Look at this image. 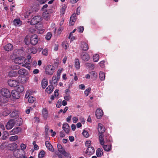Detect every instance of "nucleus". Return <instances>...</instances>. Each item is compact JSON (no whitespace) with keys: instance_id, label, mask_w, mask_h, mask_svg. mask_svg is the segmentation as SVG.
Returning a JSON list of instances; mask_svg holds the SVG:
<instances>
[{"instance_id":"nucleus-1","label":"nucleus","mask_w":158,"mask_h":158,"mask_svg":"<svg viewBox=\"0 0 158 158\" xmlns=\"http://www.w3.org/2000/svg\"><path fill=\"white\" fill-rule=\"evenodd\" d=\"M55 69V68L53 65H48L46 68V73L49 75H52Z\"/></svg>"},{"instance_id":"nucleus-2","label":"nucleus","mask_w":158,"mask_h":158,"mask_svg":"<svg viewBox=\"0 0 158 158\" xmlns=\"http://www.w3.org/2000/svg\"><path fill=\"white\" fill-rule=\"evenodd\" d=\"M1 94L6 98H10L11 96L10 93L9 89L6 88H3L1 91Z\"/></svg>"},{"instance_id":"nucleus-3","label":"nucleus","mask_w":158,"mask_h":158,"mask_svg":"<svg viewBox=\"0 0 158 158\" xmlns=\"http://www.w3.org/2000/svg\"><path fill=\"white\" fill-rule=\"evenodd\" d=\"M38 39L36 35H32L30 38V42L31 44L33 45H36L38 43Z\"/></svg>"},{"instance_id":"nucleus-4","label":"nucleus","mask_w":158,"mask_h":158,"mask_svg":"<svg viewBox=\"0 0 158 158\" xmlns=\"http://www.w3.org/2000/svg\"><path fill=\"white\" fill-rule=\"evenodd\" d=\"M26 59L23 57L16 58L14 60L15 63L19 64H23L25 62Z\"/></svg>"},{"instance_id":"nucleus-5","label":"nucleus","mask_w":158,"mask_h":158,"mask_svg":"<svg viewBox=\"0 0 158 158\" xmlns=\"http://www.w3.org/2000/svg\"><path fill=\"white\" fill-rule=\"evenodd\" d=\"M40 21V17L37 16L34 17L31 20L30 24L32 25H35L38 23Z\"/></svg>"},{"instance_id":"nucleus-6","label":"nucleus","mask_w":158,"mask_h":158,"mask_svg":"<svg viewBox=\"0 0 158 158\" xmlns=\"http://www.w3.org/2000/svg\"><path fill=\"white\" fill-rule=\"evenodd\" d=\"M95 152L94 148L92 147H88L85 152V156H90L93 154Z\"/></svg>"},{"instance_id":"nucleus-7","label":"nucleus","mask_w":158,"mask_h":158,"mask_svg":"<svg viewBox=\"0 0 158 158\" xmlns=\"http://www.w3.org/2000/svg\"><path fill=\"white\" fill-rule=\"evenodd\" d=\"M8 83L9 85L12 87L17 86L19 82L15 80H10L8 81Z\"/></svg>"},{"instance_id":"nucleus-8","label":"nucleus","mask_w":158,"mask_h":158,"mask_svg":"<svg viewBox=\"0 0 158 158\" xmlns=\"http://www.w3.org/2000/svg\"><path fill=\"white\" fill-rule=\"evenodd\" d=\"M15 121L13 119L10 120L6 125V128L8 130L11 129L14 126Z\"/></svg>"},{"instance_id":"nucleus-9","label":"nucleus","mask_w":158,"mask_h":158,"mask_svg":"<svg viewBox=\"0 0 158 158\" xmlns=\"http://www.w3.org/2000/svg\"><path fill=\"white\" fill-rule=\"evenodd\" d=\"M21 131V128L19 127H17L14 128L11 131H10V135H14L17 134Z\"/></svg>"},{"instance_id":"nucleus-10","label":"nucleus","mask_w":158,"mask_h":158,"mask_svg":"<svg viewBox=\"0 0 158 158\" xmlns=\"http://www.w3.org/2000/svg\"><path fill=\"white\" fill-rule=\"evenodd\" d=\"M76 17L75 14H73L71 16L69 23V26H72L74 25L76 20Z\"/></svg>"},{"instance_id":"nucleus-11","label":"nucleus","mask_w":158,"mask_h":158,"mask_svg":"<svg viewBox=\"0 0 158 158\" xmlns=\"http://www.w3.org/2000/svg\"><path fill=\"white\" fill-rule=\"evenodd\" d=\"M45 145L49 151L52 152H54L53 148L49 141H46L45 142Z\"/></svg>"},{"instance_id":"nucleus-12","label":"nucleus","mask_w":158,"mask_h":158,"mask_svg":"<svg viewBox=\"0 0 158 158\" xmlns=\"http://www.w3.org/2000/svg\"><path fill=\"white\" fill-rule=\"evenodd\" d=\"M103 114L102 110L99 109H97L96 111V115L98 119L100 118Z\"/></svg>"},{"instance_id":"nucleus-13","label":"nucleus","mask_w":158,"mask_h":158,"mask_svg":"<svg viewBox=\"0 0 158 158\" xmlns=\"http://www.w3.org/2000/svg\"><path fill=\"white\" fill-rule=\"evenodd\" d=\"M105 129L104 127L102 124L99 123L98 127V131L99 133L100 134H102L105 131Z\"/></svg>"},{"instance_id":"nucleus-14","label":"nucleus","mask_w":158,"mask_h":158,"mask_svg":"<svg viewBox=\"0 0 158 158\" xmlns=\"http://www.w3.org/2000/svg\"><path fill=\"white\" fill-rule=\"evenodd\" d=\"M81 58L83 60L86 61L89 60L90 56L88 54L86 53H84L81 56Z\"/></svg>"},{"instance_id":"nucleus-15","label":"nucleus","mask_w":158,"mask_h":158,"mask_svg":"<svg viewBox=\"0 0 158 158\" xmlns=\"http://www.w3.org/2000/svg\"><path fill=\"white\" fill-rule=\"evenodd\" d=\"M62 128L65 132L67 134L69 133L70 128L67 123H65L63 124Z\"/></svg>"},{"instance_id":"nucleus-16","label":"nucleus","mask_w":158,"mask_h":158,"mask_svg":"<svg viewBox=\"0 0 158 158\" xmlns=\"http://www.w3.org/2000/svg\"><path fill=\"white\" fill-rule=\"evenodd\" d=\"M81 48L82 50L87 51L89 49V46L87 44L84 42H82L81 43Z\"/></svg>"},{"instance_id":"nucleus-17","label":"nucleus","mask_w":158,"mask_h":158,"mask_svg":"<svg viewBox=\"0 0 158 158\" xmlns=\"http://www.w3.org/2000/svg\"><path fill=\"white\" fill-rule=\"evenodd\" d=\"M13 47V45L11 44H8L4 47V48L6 51H9L12 49Z\"/></svg>"},{"instance_id":"nucleus-18","label":"nucleus","mask_w":158,"mask_h":158,"mask_svg":"<svg viewBox=\"0 0 158 158\" xmlns=\"http://www.w3.org/2000/svg\"><path fill=\"white\" fill-rule=\"evenodd\" d=\"M42 113L44 119L45 120L47 119L48 117V113L47 110L46 109H43L42 110Z\"/></svg>"},{"instance_id":"nucleus-19","label":"nucleus","mask_w":158,"mask_h":158,"mask_svg":"<svg viewBox=\"0 0 158 158\" xmlns=\"http://www.w3.org/2000/svg\"><path fill=\"white\" fill-rule=\"evenodd\" d=\"M102 149V148H99L96 151V154L98 157L102 156L103 154Z\"/></svg>"},{"instance_id":"nucleus-20","label":"nucleus","mask_w":158,"mask_h":158,"mask_svg":"<svg viewBox=\"0 0 158 158\" xmlns=\"http://www.w3.org/2000/svg\"><path fill=\"white\" fill-rule=\"evenodd\" d=\"M12 96L16 99H18L20 97L19 94L16 91H12Z\"/></svg>"},{"instance_id":"nucleus-21","label":"nucleus","mask_w":158,"mask_h":158,"mask_svg":"<svg viewBox=\"0 0 158 158\" xmlns=\"http://www.w3.org/2000/svg\"><path fill=\"white\" fill-rule=\"evenodd\" d=\"M18 73L19 74L22 75H26L27 73V70L24 69H19Z\"/></svg>"},{"instance_id":"nucleus-22","label":"nucleus","mask_w":158,"mask_h":158,"mask_svg":"<svg viewBox=\"0 0 158 158\" xmlns=\"http://www.w3.org/2000/svg\"><path fill=\"white\" fill-rule=\"evenodd\" d=\"M49 11L46 10L43 12V16L44 19H48L49 18Z\"/></svg>"},{"instance_id":"nucleus-23","label":"nucleus","mask_w":158,"mask_h":158,"mask_svg":"<svg viewBox=\"0 0 158 158\" xmlns=\"http://www.w3.org/2000/svg\"><path fill=\"white\" fill-rule=\"evenodd\" d=\"M54 87L52 85H49L46 89L45 90L48 94H50L53 91Z\"/></svg>"},{"instance_id":"nucleus-24","label":"nucleus","mask_w":158,"mask_h":158,"mask_svg":"<svg viewBox=\"0 0 158 158\" xmlns=\"http://www.w3.org/2000/svg\"><path fill=\"white\" fill-rule=\"evenodd\" d=\"M18 87L17 88V92H22L24 90V87L22 85H19V84L18 85Z\"/></svg>"},{"instance_id":"nucleus-25","label":"nucleus","mask_w":158,"mask_h":158,"mask_svg":"<svg viewBox=\"0 0 158 158\" xmlns=\"http://www.w3.org/2000/svg\"><path fill=\"white\" fill-rule=\"evenodd\" d=\"M99 140L100 144L101 145H104V140L103 138V135L102 134H101L99 136Z\"/></svg>"},{"instance_id":"nucleus-26","label":"nucleus","mask_w":158,"mask_h":158,"mask_svg":"<svg viewBox=\"0 0 158 158\" xmlns=\"http://www.w3.org/2000/svg\"><path fill=\"white\" fill-rule=\"evenodd\" d=\"M57 147L59 152L61 153L65 150L60 144L58 143Z\"/></svg>"},{"instance_id":"nucleus-27","label":"nucleus","mask_w":158,"mask_h":158,"mask_svg":"<svg viewBox=\"0 0 158 158\" xmlns=\"http://www.w3.org/2000/svg\"><path fill=\"white\" fill-rule=\"evenodd\" d=\"M99 78L101 81H103L105 79V74L104 73L102 72H100L99 74Z\"/></svg>"},{"instance_id":"nucleus-28","label":"nucleus","mask_w":158,"mask_h":158,"mask_svg":"<svg viewBox=\"0 0 158 158\" xmlns=\"http://www.w3.org/2000/svg\"><path fill=\"white\" fill-rule=\"evenodd\" d=\"M80 62L78 59H75V66L77 69H79L80 68Z\"/></svg>"},{"instance_id":"nucleus-29","label":"nucleus","mask_w":158,"mask_h":158,"mask_svg":"<svg viewBox=\"0 0 158 158\" xmlns=\"http://www.w3.org/2000/svg\"><path fill=\"white\" fill-rule=\"evenodd\" d=\"M103 148L106 151H110L111 148V146L106 145H103Z\"/></svg>"},{"instance_id":"nucleus-30","label":"nucleus","mask_w":158,"mask_h":158,"mask_svg":"<svg viewBox=\"0 0 158 158\" xmlns=\"http://www.w3.org/2000/svg\"><path fill=\"white\" fill-rule=\"evenodd\" d=\"M18 139V136L17 135L10 137L9 138V140L10 141L12 142L15 141L17 140Z\"/></svg>"},{"instance_id":"nucleus-31","label":"nucleus","mask_w":158,"mask_h":158,"mask_svg":"<svg viewBox=\"0 0 158 158\" xmlns=\"http://www.w3.org/2000/svg\"><path fill=\"white\" fill-rule=\"evenodd\" d=\"M45 154V152L44 150L41 151L39 153L38 156L39 158H42L44 157Z\"/></svg>"},{"instance_id":"nucleus-32","label":"nucleus","mask_w":158,"mask_h":158,"mask_svg":"<svg viewBox=\"0 0 158 158\" xmlns=\"http://www.w3.org/2000/svg\"><path fill=\"white\" fill-rule=\"evenodd\" d=\"M18 112L15 110H13L10 114L11 117L12 118H16L18 116Z\"/></svg>"},{"instance_id":"nucleus-33","label":"nucleus","mask_w":158,"mask_h":158,"mask_svg":"<svg viewBox=\"0 0 158 158\" xmlns=\"http://www.w3.org/2000/svg\"><path fill=\"white\" fill-rule=\"evenodd\" d=\"M48 84V82L46 81L43 80L41 82L42 87L43 89H45Z\"/></svg>"},{"instance_id":"nucleus-34","label":"nucleus","mask_w":158,"mask_h":158,"mask_svg":"<svg viewBox=\"0 0 158 158\" xmlns=\"http://www.w3.org/2000/svg\"><path fill=\"white\" fill-rule=\"evenodd\" d=\"M90 74L91 78H96L97 77V74L94 71H92L90 72Z\"/></svg>"},{"instance_id":"nucleus-35","label":"nucleus","mask_w":158,"mask_h":158,"mask_svg":"<svg viewBox=\"0 0 158 158\" xmlns=\"http://www.w3.org/2000/svg\"><path fill=\"white\" fill-rule=\"evenodd\" d=\"M59 79H58V77L56 75L53 76L52 77V81L54 84H56L57 82V81L59 80Z\"/></svg>"},{"instance_id":"nucleus-36","label":"nucleus","mask_w":158,"mask_h":158,"mask_svg":"<svg viewBox=\"0 0 158 158\" xmlns=\"http://www.w3.org/2000/svg\"><path fill=\"white\" fill-rule=\"evenodd\" d=\"M93 58L94 61L97 62L99 59V56L98 54H96L93 56Z\"/></svg>"},{"instance_id":"nucleus-37","label":"nucleus","mask_w":158,"mask_h":158,"mask_svg":"<svg viewBox=\"0 0 158 158\" xmlns=\"http://www.w3.org/2000/svg\"><path fill=\"white\" fill-rule=\"evenodd\" d=\"M31 12L30 11H26L24 13V16L25 18H27L28 16L30 15Z\"/></svg>"},{"instance_id":"nucleus-38","label":"nucleus","mask_w":158,"mask_h":158,"mask_svg":"<svg viewBox=\"0 0 158 158\" xmlns=\"http://www.w3.org/2000/svg\"><path fill=\"white\" fill-rule=\"evenodd\" d=\"M20 20L19 19H15L13 21L14 24L15 26L20 24Z\"/></svg>"},{"instance_id":"nucleus-39","label":"nucleus","mask_w":158,"mask_h":158,"mask_svg":"<svg viewBox=\"0 0 158 158\" xmlns=\"http://www.w3.org/2000/svg\"><path fill=\"white\" fill-rule=\"evenodd\" d=\"M52 35L51 33H48L45 36V39L47 40H49L51 39Z\"/></svg>"},{"instance_id":"nucleus-40","label":"nucleus","mask_w":158,"mask_h":158,"mask_svg":"<svg viewBox=\"0 0 158 158\" xmlns=\"http://www.w3.org/2000/svg\"><path fill=\"white\" fill-rule=\"evenodd\" d=\"M91 90V88H89L85 89L84 91V94H85L86 96H87L89 95V93L90 92Z\"/></svg>"},{"instance_id":"nucleus-41","label":"nucleus","mask_w":158,"mask_h":158,"mask_svg":"<svg viewBox=\"0 0 158 158\" xmlns=\"http://www.w3.org/2000/svg\"><path fill=\"white\" fill-rule=\"evenodd\" d=\"M35 100V98L33 97H30L28 98V102L31 103H33Z\"/></svg>"},{"instance_id":"nucleus-42","label":"nucleus","mask_w":158,"mask_h":158,"mask_svg":"<svg viewBox=\"0 0 158 158\" xmlns=\"http://www.w3.org/2000/svg\"><path fill=\"white\" fill-rule=\"evenodd\" d=\"M42 53L45 56H47L48 54V50L47 49H44L42 52Z\"/></svg>"},{"instance_id":"nucleus-43","label":"nucleus","mask_w":158,"mask_h":158,"mask_svg":"<svg viewBox=\"0 0 158 158\" xmlns=\"http://www.w3.org/2000/svg\"><path fill=\"white\" fill-rule=\"evenodd\" d=\"M82 134L85 136V137L87 138L89 136V134L87 131H86L85 130H84Z\"/></svg>"},{"instance_id":"nucleus-44","label":"nucleus","mask_w":158,"mask_h":158,"mask_svg":"<svg viewBox=\"0 0 158 158\" xmlns=\"http://www.w3.org/2000/svg\"><path fill=\"white\" fill-rule=\"evenodd\" d=\"M29 64V63H25L22 65V66L25 67L29 70H30V66L28 65Z\"/></svg>"},{"instance_id":"nucleus-45","label":"nucleus","mask_w":158,"mask_h":158,"mask_svg":"<svg viewBox=\"0 0 158 158\" xmlns=\"http://www.w3.org/2000/svg\"><path fill=\"white\" fill-rule=\"evenodd\" d=\"M62 69L58 70L57 72V77H58V79H60V74L62 72Z\"/></svg>"},{"instance_id":"nucleus-46","label":"nucleus","mask_w":158,"mask_h":158,"mask_svg":"<svg viewBox=\"0 0 158 158\" xmlns=\"http://www.w3.org/2000/svg\"><path fill=\"white\" fill-rule=\"evenodd\" d=\"M61 100L60 99L57 102V103L56 104V106L57 107L60 108L61 107Z\"/></svg>"},{"instance_id":"nucleus-47","label":"nucleus","mask_w":158,"mask_h":158,"mask_svg":"<svg viewBox=\"0 0 158 158\" xmlns=\"http://www.w3.org/2000/svg\"><path fill=\"white\" fill-rule=\"evenodd\" d=\"M71 98L70 95H66L64 96V99L67 101H69Z\"/></svg>"},{"instance_id":"nucleus-48","label":"nucleus","mask_w":158,"mask_h":158,"mask_svg":"<svg viewBox=\"0 0 158 158\" xmlns=\"http://www.w3.org/2000/svg\"><path fill=\"white\" fill-rule=\"evenodd\" d=\"M66 7L65 6H63L62 7L61 10H60V12L61 14H64V13L65 10L66 9Z\"/></svg>"},{"instance_id":"nucleus-49","label":"nucleus","mask_w":158,"mask_h":158,"mask_svg":"<svg viewBox=\"0 0 158 158\" xmlns=\"http://www.w3.org/2000/svg\"><path fill=\"white\" fill-rule=\"evenodd\" d=\"M64 156L66 157H68L69 156V154L67 152L64 150L61 153Z\"/></svg>"},{"instance_id":"nucleus-50","label":"nucleus","mask_w":158,"mask_h":158,"mask_svg":"<svg viewBox=\"0 0 158 158\" xmlns=\"http://www.w3.org/2000/svg\"><path fill=\"white\" fill-rule=\"evenodd\" d=\"M91 143V141L90 140L87 141L85 143V146L86 147H89Z\"/></svg>"},{"instance_id":"nucleus-51","label":"nucleus","mask_w":158,"mask_h":158,"mask_svg":"<svg viewBox=\"0 0 158 158\" xmlns=\"http://www.w3.org/2000/svg\"><path fill=\"white\" fill-rule=\"evenodd\" d=\"M79 88L80 89L84 90L85 88V86L84 85L82 84L79 85Z\"/></svg>"},{"instance_id":"nucleus-52","label":"nucleus","mask_w":158,"mask_h":158,"mask_svg":"<svg viewBox=\"0 0 158 158\" xmlns=\"http://www.w3.org/2000/svg\"><path fill=\"white\" fill-rule=\"evenodd\" d=\"M20 147H21V149L22 150H23L25 149V148H26V145H25L23 143H22Z\"/></svg>"},{"instance_id":"nucleus-53","label":"nucleus","mask_w":158,"mask_h":158,"mask_svg":"<svg viewBox=\"0 0 158 158\" xmlns=\"http://www.w3.org/2000/svg\"><path fill=\"white\" fill-rule=\"evenodd\" d=\"M78 29L80 32H82L84 30V27L83 26H80L79 27Z\"/></svg>"},{"instance_id":"nucleus-54","label":"nucleus","mask_w":158,"mask_h":158,"mask_svg":"<svg viewBox=\"0 0 158 158\" xmlns=\"http://www.w3.org/2000/svg\"><path fill=\"white\" fill-rule=\"evenodd\" d=\"M30 96V91H27L26 92V95H25V98H28Z\"/></svg>"},{"instance_id":"nucleus-55","label":"nucleus","mask_w":158,"mask_h":158,"mask_svg":"<svg viewBox=\"0 0 158 158\" xmlns=\"http://www.w3.org/2000/svg\"><path fill=\"white\" fill-rule=\"evenodd\" d=\"M105 63V61L104 60L102 61L99 63L100 65L102 67H103L104 66V63Z\"/></svg>"},{"instance_id":"nucleus-56","label":"nucleus","mask_w":158,"mask_h":158,"mask_svg":"<svg viewBox=\"0 0 158 158\" xmlns=\"http://www.w3.org/2000/svg\"><path fill=\"white\" fill-rule=\"evenodd\" d=\"M70 90L69 89H66L65 90V93L66 95H70Z\"/></svg>"},{"instance_id":"nucleus-57","label":"nucleus","mask_w":158,"mask_h":158,"mask_svg":"<svg viewBox=\"0 0 158 158\" xmlns=\"http://www.w3.org/2000/svg\"><path fill=\"white\" fill-rule=\"evenodd\" d=\"M39 72V70L38 69H35L33 71V73L34 74H37Z\"/></svg>"},{"instance_id":"nucleus-58","label":"nucleus","mask_w":158,"mask_h":158,"mask_svg":"<svg viewBox=\"0 0 158 158\" xmlns=\"http://www.w3.org/2000/svg\"><path fill=\"white\" fill-rule=\"evenodd\" d=\"M58 90L57 89H56L54 93V96H58Z\"/></svg>"},{"instance_id":"nucleus-59","label":"nucleus","mask_w":158,"mask_h":158,"mask_svg":"<svg viewBox=\"0 0 158 158\" xmlns=\"http://www.w3.org/2000/svg\"><path fill=\"white\" fill-rule=\"evenodd\" d=\"M73 123H76L78 120V119L76 117H74L73 118Z\"/></svg>"},{"instance_id":"nucleus-60","label":"nucleus","mask_w":158,"mask_h":158,"mask_svg":"<svg viewBox=\"0 0 158 158\" xmlns=\"http://www.w3.org/2000/svg\"><path fill=\"white\" fill-rule=\"evenodd\" d=\"M71 117L72 116L71 115H70L68 116V117L66 118L67 121L68 122H69L71 120Z\"/></svg>"},{"instance_id":"nucleus-61","label":"nucleus","mask_w":158,"mask_h":158,"mask_svg":"<svg viewBox=\"0 0 158 158\" xmlns=\"http://www.w3.org/2000/svg\"><path fill=\"white\" fill-rule=\"evenodd\" d=\"M69 139L71 142H73L74 140V137L73 136H69Z\"/></svg>"},{"instance_id":"nucleus-62","label":"nucleus","mask_w":158,"mask_h":158,"mask_svg":"<svg viewBox=\"0 0 158 158\" xmlns=\"http://www.w3.org/2000/svg\"><path fill=\"white\" fill-rule=\"evenodd\" d=\"M71 128L72 130L75 131L76 128V125L74 124H72L71 125Z\"/></svg>"},{"instance_id":"nucleus-63","label":"nucleus","mask_w":158,"mask_h":158,"mask_svg":"<svg viewBox=\"0 0 158 158\" xmlns=\"http://www.w3.org/2000/svg\"><path fill=\"white\" fill-rule=\"evenodd\" d=\"M60 136L61 137H63L65 136L64 133L62 131H61L60 133Z\"/></svg>"},{"instance_id":"nucleus-64","label":"nucleus","mask_w":158,"mask_h":158,"mask_svg":"<svg viewBox=\"0 0 158 158\" xmlns=\"http://www.w3.org/2000/svg\"><path fill=\"white\" fill-rule=\"evenodd\" d=\"M48 5L47 4H45L43 6V7L42 8V9L43 10L45 11V9L47 8L48 7Z\"/></svg>"}]
</instances>
